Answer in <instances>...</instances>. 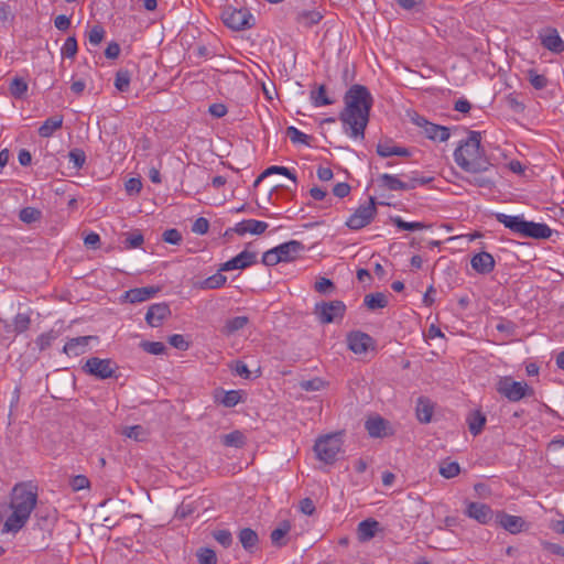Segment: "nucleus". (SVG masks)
Masks as SVG:
<instances>
[{
    "instance_id": "1",
    "label": "nucleus",
    "mask_w": 564,
    "mask_h": 564,
    "mask_svg": "<svg viewBox=\"0 0 564 564\" xmlns=\"http://www.w3.org/2000/svg\"><path fill=\"white\" fill-rule=\"evenodd\" d=\"M344 101L345 108L339 115L344 131L354 139H364L373 104L369 89L355 84L346 91Z\"/></svg>"
},
{
    "instance_id": "2",
    "label": "nucleus",
    "mask_w": 564,
    "mask_h": 564,
    "mask_svg": "<svg viewBox=\"0 0 564 564\" xmlns=\"http://www.w3.org/2000/svg\"><path fill=\"white\" fill-rule=\"evenodd\" d=\"M480 143V132L470 131L468 138L454 151L456 164L467 173H485L492 166Z\"/></svg>"
},
{
    "instance_id": "3",
    "label": "nucleus",
    "mask_w": 564,
    "mask_h": 564,
    "mask_svg": "<svg viewBox=\"0 0 564 564\" xmlns=\"http://www.w3.org/2000/svg\"><path fill=\"white\" fill-rule=\"evenodd\" d=\"M37 501V494L26 485H17L13 488L10 507L12 514L6 520L3 530L6 532H18L30 518Z\"/></svg>"
},
{
    "instance_id": "4",
    "label": "nucleus",
    "mask_w": 564,
    "mask_h": 564,
    "mask_svg": "<svg viewBox=\"0 0 564 564\" xmlns=\"http://www.w3.org/2000/svg\"><path fill=\"white\" fill-rule=\"evenodd\" d=\"M496 389L499 394L510 402H518L534 394V390L525 381H516L511 377H501Z\"/></svg>"
},
{
    "instance_id": "5",
    "label": "nucleus",
    "mask_w": 564,
    "mask_h": 564,
    "mask_svg": "<svg viewBox=\"0 0 564 564\" xmlns=\"http://www.w3.org/2000/svg\"><path fill=\"white\" fill-rule=\"evenodd\" d=\"M340 449L341 440L337 434L319 437L314 445V451L317 458L325 464H333L336 460L337 454L340 452Z\"/></svg>"
},
{
    "instance_id": "6",
    "label": "nucleus",
    "mask_w": 564,
    "mask_h": 564,
    "mask_svg": "<svg viewBox=\"0 0 564 564\" xmlns=\"http://www.w3.org/2000/svg\"><path fill=\"white\" fill-rule=\"evenodd\" d=\"M346 305L343 301L319 302L314 306V314L322 324L339 322L344 318Z\"/></svg>"
},
{
    "instance_id": "7",
    "label": "nucleus",
    "mask_w": 564,
    "mask_h": 564,
    "mask_svg": "<svg viewBox=\"0 0 564 564\" xmlns=\"http://www.w3.org/2000/svg\"><path fill=\"white\" fill-rule=\"evenodd\" d=\"M83 370L90 376L105 380L116 377L118 366L111 359L91 357L87 359L86 364L83 366Z\"/></svg>"
},
{
    "instance_id": "8",
    "label": "nucleus",
    "mask_w": 564,
    "mask_h": 564,
    "mask_svg": "<svg viewBox=\"0 0 564 564\" xmlns=\"http://www.w3.org/2000/svg\"><path fill=\"white\" fill-rule=\"evenodd\" d=\"M431 181V177H411L409 182H403L397 176L388 173L381 174L378 177L379 185L389 191L414 189L416 186L427 184Z\"/></svg>"
},
{
    "instance_id": "9",
    "label": "nucleus",
    "mask_w": 564,
    "mask_h": 564,
    "mask_svg": "<svg viewBox=\"0 0 564 564\" xmlns=\"http://www.w3.org/2000/svg\"><path fill=\"white\" fill-rule=\"evenodd\" d=\"M224 23L236 31L251 28L250 21L252 20L251 13L246 9H236L228 7L221 13Z\"/></svg>"
},
{
    "instance_id": "10",
    "label": "nucleus",
    "mask_w": 564,
    "mask_h": 564,
    "mask_svg": "<svg viewBox=\"0 0 564 564\" xmlns=\"http://www.w3.org/2000/svg\"><path fill=\"white\" fill-rule=\"evenodd\" d=\"M377 214L375 198L370 197L367 205H361L356 212L347 219L346 225L352 229L358 230L371 223Z\"/></svg>"
},
{
    "instance_id": "11",
    "label": "nucleus",
    "mask_w": 564,
    "mask_h": 564,
    "mask_svg": "<svg viewBox=\"0 0 564 564\" xmlns=\"http://www.w3.org/2000/svg\"><path fill=\"white\" fill-rule=\"evenodd\" d=\"M412 120L417 127L422 128L425 137L433 141L444 142L451 137V131L447 127L432 123L422 116L415 115Z\"/></svg>"
},
{
    "instance_id": "12",
    "label": "nucleus",
    "mask_w": 564,
    "mask_h": 564,
    "mask_svg": "<svg viewBox=\"0 0 564 564\" xmlns=\"http://www.w3.org/2000/svg\"><path fill=\"white\" fill-rule=\"evenodd\" d=\"M347 345L354 354L362 355L375 348V340L367 333L352 330L347 334Z\"/></svg>"
},
{
    "instance_id": "13",
    "label": "nucleus",
    "mask_w": 564,
    "mask_h": 564,
    "mask_svg": "<svg viewBox=\"0 0 564 564\" xmlns=\"http://www.w3.org/2000/svg\"><path fill=\"white\" fill-rule=\"evenodd\" d=\"M257 263V252L249 251L247 248L232 259L223 263L219 271L243 270Z\"/></svg>"
},
{
    "instance_id": "14",
    "label": "nucleus",
    "mask_w": 564,
    "mask_h": 564,
    "mask_svg": "<svg viewBox=\"0 0 564 564\" xmlns=\"http://www.w3.org/2000/svg\"><path fill=\"white\" fill-rule=\"evenodd\" d=\"M170 316L171 310L167 303H155L148 308L145 321L151 327H159Z\"/></svg>"
},
{
    "instance_id": "15",
    "label": "nucleus",
    "mask_w": 564,
    "mask_h": 564,
    "mask_svg": "<svg viewBox=\"0 0 564 564\" xmlns=\"http://www.w3.org/2000/svg\"><path fill=\"white\" fill-rule=\"evenodd\" d=\"M465 513L481 524H487L492 519L491 508L482 502H469Z\"/></svg>"
},
{
    "instance_id": "16",
    "label": "nucleus",
    "mask_w": 564,
    "mask_h": 564,
    "mask_svg": "<svg viewBox=\"0 0 564 564\" xmlns=\"http://www.w3.org/2000/svg\"><path fill=\"white\" fill-rule=\"evenodd\" d=\"M160 291L159 286H143L135 288L124 292L122 295L123 301L129 303H141L153 297Z\"/></svg>"
},
{
    "instance_id": "17",
    "label": "nucleus",
    "mask_w": 564,
    "mask_h": 564,
    "mask_svg": "<svg viewBox=\"0 0 564 564\" xmlns=\"http://www.w3.org/2000/svg\"><path fill=\"white\" fill-rule=\"evenodd\" d=\"M552 235L551 228L545 224L528 221L524 219L521 235L534 239H547Z\"/></svg>"
},
{
    "instance_id": "18",
    "label": "nucleus",
    "mask_w": 564,
    "mask_h": 564,
    "mask_svg": "<svg viewBox=\"0 0 564 564\" xmlns=\"http://www.w3.org/2000/svg\"><path fill=\"white\" fill-rule=\"evenodd\" d=\"M269 225L265 221L256 219H246L236 224L234 231L239 236L246 234L261 235L268 229Z\"/></svg>"
},
{
    "instance_id": "19",
    "label": "nucleus",
    "mask_w": 564,
    "mask_h": 564,
    "mask_svg": "<svg viewBox=\"0 0 564 564\" xmlns=\"http://www.w3.org/2000/svg\"><path fill=\"white\" fill-rule=\"evenodd\" d=\"M471 268L479 274H488L495 269V259L489 252L476 253L470 260Z\"/></svg>"
},
{
    "instance_id": "20",
    "label": "nucleus",
    "mask_w": 564,
    "mask_h": 564,
    "mask_svg": "<svg viewBox=\"0 0 564 564\" xmlns=\"http://www.w3.org/2000/svg\"><path fill=\"white\" fill-rule=\"evenodd\" d=\"M93 339H95L94 336H79L72 338L64 345L63 351L68 356H80L87 351V347Z\"/></svg>"
},
{
    "instance_id": "21",
    "label": "nucleus",
    "mask_w": 564,
    "mask_h": 564,
    "mask_svg": "<svg viewBox=\"0 0 564 564\" xmlns=\"http://www.w3.org/2000/svg\"><path fill=\"white\" fill-rule=\"evenodd\" d=\"M542 45L553 53H562L564 51V42L555 29H549L541 34Z\"/></svg>"
},
{
    "instance_id": "22",
    "label": "nucleus",
    "mask_w": 564,
    "mask_h": 564,
    "mask_svg": "<svg viewBox=\"0 0 564 564\" xmlns=\"http://www.w3.org/2000/svg\"><path fill=\"white\" fill-rule=\"evenodd\" d=\"M378 155L381 158H389L392 155L409 156L410 151L408 148L398 147L391 140L381 141L377 144L376 149Z\"/></svg>"
},
{
    "instance_id": "23",
    "label": "nucleus",
    "mask_w": 564,
    "mask_h": 564,
    "mask_svg": "<svg viewBox=\"0 0 564 564\" xmlns=\"http://www.w3.org/2000/svg\"><path fill=\"white\" fill-rule=\"evenodd\" d=\"M380 523L375 519H367L359 522L357 527V535L360 542L371 540L379 531Z\"/></svg>"
},
{
    "instance_id": "24",
    "label": "nucleus",
    "mask_w": 564,
    "mask_h": 564,
    "mask_svg": "<svg viewBox=\"0 0 564 564\" xmlns=\"http://www.w3.org/2000/svg\"><path fill=\"white\" fill-rule=\"evenodd\" d=\"M499 524L512 534H517L523 530L525 521L518 516L501 513L499 516Z\"/></svg>"
},
{
    "instance_id": "25",
    "label": "nucleus",
    "mask_w": 564,
    "mask_h": 564,
    "mask_svg": "<svg viewBox=\"0 0 564 564\" xmlns=\"http://www.w3.org/2000/svg\"><path fill=\"white\" fill-rule=\"evenodd\" d=\"M302 250H304V246L302 242L296 240H291L276 247V251L280 253L282 261H291L295 259Z\"/></svg>"
},
{
    "instance_id": "26",
    "label": "nucleus",
    "mask_w": 564,
    "mask_h": 564,
    "mask_svg": "<svg viewBox=\"0 0 564 564\" xmlns=\"http://www.w3.org/2000/svg\"><path fill=\"white\" fill-rule=\"evenodd\" d=\"M249 324L248 316H236L228 318L220 329V333L227 337L232 336Z\"/></svg>"
},
{
    "instance_id": "27",
    "label": "nucleus",
    "mask_w": 564,
    "mask_h": 564,
    "mask_svg": "<svg viewBox=\"0 0 564 564\" xmlns=\"http://www.w3.org/2000/svg\"><path fill=\"white\" fill-rule=\"evenodd\" d=\"M388 422L380 417H371L366 421L365 427L371 437H383L387 435Z\"/></svg>"
},
{
    "instance_id": "28",
    "label": "nucleus",
    "mask_w": 564,
    "mask_h": 564,
    "mask_svg": "<svg viewBox=\"0 0 564 564\" xmlns=\"http://www.w3.org/2000/svg\"><path fill=\"white\" fill-rule=\"evenodd\" d=\"M238 539L242 547L250 553L253 552V550L257 547L259 543L257 532L250 528L241 529L239 531Z\"/></svg>"
},
{
    "instance_id": "29",
    "label": "nucleus",
    "mask_w": 564,
    "mask_h": 564,
    "mask_svg": "<svg viewBox=\"0 0 564 564\" xmlns=\"http://www.w3.org/2000/svg\"><path fill=\"white\" fill-rule=\"evenodd\" d=\"M63 126V116L55 115L47 118L42 126L39 128V134L42 138H50L56 130Z\"/></svg>"
},
{
    "instance_id": "30",
    "label": "nucleus",
    "mask_w": 564,
    "mask_h": 564,
    "mask_svg": "<svg viewBox=\"0 0 564 564\" xmlns=\"http://www.w3.org/2000/svg\"><path fill=\"white\" fill-rule=\"evenodd\" d=\"M433 415V404L424 397L417 399L416 417L421 423H429Z\"/></svg>"
},
{
    "instance_id": "31",
    "label": "nucleus",
    "mask_w": 564,
    "mask_h": 564,
    "mask_svg": "<svg viewBox=\"0 0 564 564\" xmlns=\"http://www.w3.org/2000/svg\"><path fill=\"white\" fill-rule=\"evenodd\" d=\"M467 424H468L469 432L474 436H477L478 434L481 433V431L486 424V416L484 413H481L478 410L473 411L467 416Z\"/></svg>"
},
{
    "instance_id": "32",
    "label": "nucleus",
    "mask_w": 564,
    "mask_h": 564,
    "mask_svg": "<svg viewBox=\"0 0 564 564\" xmlns=\"http://www.w3.org/2000/svg\"><path fill=\"white\" fill-rule=\"evenodd\" d=\"M497 220L503 224L511 231L521 235L524 218L521 216H510L506 214H497Z\"/></svg>"
},
{
    "instance_id": "33",
    "label": "nucleus",
    "mask_w": 564,
    "mask_h": 564,
    "mask_svg": "<svg viewBox=\"0 0 564 564\" xmlns=\"http://www.w3.org/2000/svg\"><path fill=\"white\" fill-rule=\"evenodd\" d=\"M310 97L315 107L328 106L335 102V100L327 95L325 85H319L317 88L312 89Z\"/></svg>"
},
{
    "instance_id": "34",
    "label": "nucleus",
    "mask_w": 564,
    "mask_h": 564,
    "mask_svg": "<svg viewBox=\"0 0 564 564\" xmlns=\"http://www.w3.org/2000/svg\"><path fill=\"white\" fill-rule=\"evenodd\" d=\"M323 19V14L316 10H304L297 13L296 21L305 28H312L319 23Z\"/></svg>"
},
{
    "instance_id": "35",
    "label": "nucleus",
    "mask_w": 564,
    "mask_h": 564,
    "mask_svg": "<svg viewBox=\"0 0 564 564\" xmlns=\"http://www.w3.org/2000/svg\"><path fill=\"white\" fill-rule=\"evenodd\" d=\"M291 530V524L289 521H283L280 527H278L276 529H274L271 534H270V539H271V542L273 545L278 546V547H281V546H284L286 545V534L290 532Z\"/></svg>"
},
{
    "instance_id": "36",
    "label": "nucleus",
    "mask_w": 564,
    "mask_h": 564,
    "mask_svg": "<svg viewBox=\"0 0 564 564\" xmlns=\"http://www.w3.org/2000/svg\"><path fill=\"white\" fill-rule=\"evenodd\" d=\"M364 303L368 310L376 311L388 305V297L386 294L380 292L370 293L365 296Z\"/></svg>"
},
{
    "instance_id": "37",
    "label": "nucleus",
    "mask_w": 564,
    "mask_h": 564,
    "mask_svg": "<svg viewBox=\"0 0 564 564\" xmlns=\"http://www.w3.org/2000/svg\"><path fill=\"white\" fill-rule=\"evenodd\" d=\"M270 174H281L296 183V175L291 170L285 166L272 165L258 176L254 185L257 186L265 176Z\"/></svg>"
},
{
    "instance_id": "38",
    "label": "nucleus",
    "mask_w": 564,
    "mask_h": 564,
    "mask_svg": "<svg viewBox=\"0 0 564 564\" xmlns=\"http://www.w3.org/2000/svg\"><path fill=\"white\" fill-rule=\"evenodd\" d=\"M219 271L199 283V289L203 290H215L225 285L227 278Z\"/></svg>"
},
{
    "instance_id": "39",
    "label": "nucleus",
    "mask_w": 564,
    "mask_h": 564,
    "mask_svg": "<svg viewBox=\"0 0 564 564\" xmlns=\"http://www.w3.org/2000/svg\"><path fill=\"white\" fill-rule=\"evenodd\" d=\"M246 437L240 431H234L221 437L225 446L240 448L245 445Z\"/></svg>"
},
{
    "instance_id": "40",
    "label": "nucleus",
    "mask_w": 564,
    "mask_h": 564,
    "mask_svg": "<svg viewBox=\"0 0 564 564\" xmlns=\"http://www.w3.org/2000/svg\"><path fill=\"white\" fill-rule=\"evenodd\" d=\"M130 80H131V76H130L129 70H127V69H119L116 73L115 87L120 93H126V91L129 90Z\"/></svg>"
},
{
    "instance_id": "41",
    "label": "nucleus",
    "mask_w": 564,
    "mask_h": 564,
    "mask_svg": "<svg viewBox=\"0 0 564 564\" xmlns=\"http://www.w3.org/2000/svg\"><path fill=\"white\" fill-rule=\"evenodd\" d=\"M216 400L226 408H234L240 402L241 394L238 390H230L224 392L221 398H216Z\"/></svg>"
},
{
    "instance_id": "42",
    "label": "nucleus",
    "mask_w": 564,
    "mask_h": 564,
    "mask_svg": "<svg viewBox=\"0 0 564 564\" xmlns=\"http://www.w3.org/2000/svg\"><path fill=\"white\" fill-rule=\"evenodd\" d=\"M42 217V213L40 209L34 207H24L19 213V218L21 221L25 224H32L40 220Z\"/></svg>"
},
{
    "instance_id": "43",
    "label": "nucleus",
    "mask_w": 564,
    "mask_h": 564,
    "mask_svg": "<svg viewBox=\"0 0 564 564\" xmlns=\"http://www.w3.org/2000/svg\"><path fill=\"white\" fill-rule=\"evenodd\" d=\"M392 223L400 229V230H421L426 228V225L420 221H405L400 216H395L391 218Z\"/></svg>"
},
{
    "instance_id": "44",
    "label": "nucleus",
    "mask_w": 564,
    "mask_h": 564,
    "mask_svg": "<svg viewBox=\"0 0 564 564\" xmlns=\"http://www.w3.org/2000/svg\"><path fill=\"white\" fill-rule=\"evenodd\" d=\"M14 10L15 8L9 2L0 3V25L6 26L13 21Z\"/></svg>"
},
{
    "instance_id": "45",
    "label": "nucleus",
    "mask_w": 564,
    "mask_h": 564,
    "mask_svg": "<svg viewBox=\"0 0 564 564\" xmlns=\"http://www.w3.org/2000/svg\"><path fill=\"white\" fill-rule=\"evenodd\" d=\"M286 135L292 143H302L310 145L311 137L300 131L297 128L291 126L286 129Z\"/></svg>"
},
{
    "instance_id": "46",
    "label": "nucleus",
    "mask_w": 564,
    "mask_h": 564,
    "mask_svg": "<svg viewBox=\"0 0 564 564\" xmlns=\"http://www.w3.org/2000/svg\"><path fill=\"white\" fill-rule=\"evenodd\" d=\"M460 471V467H459V464L456 463V462H443L440 466V474L444 477V478H453L455 476H457Z\"/></svg>"
},
{
    "instance_id": "47",
    "label": "nucleus",
    "mask_w": 564,
    "mask_h": 564,
    "mask_svg": "<svg viewBox=\"0 0 564 564\" xmlns=\"http://www.w3.org/2000/svg\"><path fill=\"white\" fill-rule=\"evenodd\" d=\"M28 91V84L24 79L15 77L10 84V94L14 98H23Z\"/></svg>"
},
{
    "instance_id": "48",
    "label": "nucleus",
    "mask_w": 564,
    "mask_h": 564,
    "mask_svg": "<svg viewBox=\"0 0 564 564\" xmlns=\"http://www.w3.org/2000/svg\"><path fill=\"white\" fill-rule=\"evenodd\" d=\"M77 40L75 36H69L66 39L64 45L62 46L61 53L63 57L74 58L77 54Z\"/></svg>"
},
{
    "instance_id": "49",
    "label": "nucleus",
    "mask_w": 564,
    "mask_h": 564,
    "mask_svg": "<svg viewBox=\"0 0 564 564\" xmlns=\"http://www.w3.org/2000/svg\"><path fill=\"white\" fill-rule=\"evenodd\" d=\"M528 78L530 84L538 90L545 88L549 84L547 78L542 74H538L534 69L528 70Z\"/></svg>"
},
{
    "instance_id": "50",
    "label": "nucleus",
    "mask_w": 564,
    "mask_h": 564,
    "mask_svg": "<svg viewBox=\"0 0 564 564\" xmlns=\"http://www.w3.org/2000/svg\"><path fill=\"white\" fill-rule=\"evenodd\" d=\"M123 435L137 442H142L147 437L145 430L141 425L128 426L123 430Z\"/></svg>"
},
{
    "instance_id": "51",
    "label": "nucleus",
    "mask_w": 564,
    "mask_h": 564,
    "mask_svg": "<svg viewBox=\"0 0 564 564\" xmlns=\"http://www.w3.org/2000/svg\"><path fill=\"white\" fill-rule=\"evenodd\" d=\"M197 558L200 564H216L217 556L214 550L202 547L197 551Z\"/></svg>"
},
{
    "instance_id": "52",
    "label": "nucleus",
    "mask_w": 564,
    "mask_h": 564,
    "mask_svg": "<svg viewBox=\"0 0 564 564\" xmlns=\"http://www.w3.org/2000/svg\"><path fill=\"white\" fill-rule=\"evenodd\" d=\"M140 347L151 355H162L166 350L162 341H142Z\"/></svg>"
},
{
    "instance_id": "53",
    "label": "nucleus",
    "mask_w": 564,
    "mask_h": 564,
    "mask_svg": "<svg viewBox=\"0 0 564 564\" xmlns=\"http://www.w3.org/2000/svg\"><path fill=\"white\" fill-rule=\"evenodd\" d=\"M31 319L28 314L18 313L13 319L14 332L23 333L30 326Z\"/></svg>"
},
{
    "instance_id": "54",
    "label": "nucleus",
    "mask_w": 564,
    "mask_h": 564,
    "mask_svg": "<svg viewBox=\"0 0 564 564\" xmlns=\"http://www.w3.org/2000/svg\"><path fill=\"white\" fill-rule=\"evenodd\" d=\"M467 181L475 186L484 188H490L494 185V181L490 177L482 175V173L471 174Z\"/></svg>"
},
{
    "instance_id": "55",
    "label": "nucleus",
    "mask_w": 564,
    "mask_h": 564,
    "mask_svg": "<svg viewBox=\"0 0 564 564\" xmlns=\"http://www.w3.org/2000/svg\"><path fill=\"white\" fill-rule=\"evenodd\" d=\"M68 158L76 169H82L86 162V154L80 149L69 151Z\"/></svg>"
},
{
    "instance_id": "56",
    "label": "nucleus",
    "mask_w": 564,
    "mask_h": 564,
    "mask_svg": "<svg viewBox=\"0 0 564 564\" xmlns=\"http://www.w3.org/2000/svg\"><path fill=\"white\" fill-rule=\"evenodd\" d=\"M105 36V30L101 25H95L88 33L89 43L93 45H99Z\"/></svg>"
},
{
    "instance_id": "57",
    "label": "nucleus",
    "mask_w": 564,
    "mask_h": 564,
    "mask_svg": "<svg viewBox=\"0 0 564 564\" xmlns=\"http://www.w3.org/2000/svg\"><path fill=\"white\" fill-rule=\"evenodd\" d=\"M69 485L74 491H79L89 488L90 481L85 475H76L70 479Z\"/></svg>"
},
{
    "instance_id": "58",
    "label": "nucleus",
    "mask_w": 564,
    "mask_h": 564,
    "mask_svg": "<svg viewBox=\"0 0 564 564\" xmlns=\"http://www.w3.org/2000/svg\"><path fill=\"white\" fill-rule=\"evenodd\" d=\"M279 262H282L280 253L276 251V247L268 250L262 256V263L264 265H275Z\"/></svg>"
},
{
    "instance_id": "59",
    "label": "nucleus",
    "mask_w": 564,
    "mask_h": 564,
    "mask_svg": "<svg viewBox=\"0 0 564 564\" xmlns=\"http://www.w3.org/2000/svg\"><path fill=\"white\" fill-rule=\"evenodd\" d=\"M215 540L224 547H228L232 543V535L228 530H218L214 532Z\"/></svg>"
},
{
    "instance_id": "60",
    "label": "nucleus",
    "mask_w": 564,
    "mask_h": 564,
    "mask_svg": "<svg viewBox=\"0 0 564 564\" xmlns=\"http://www.w3.org/2000/svg\"><path fill=\"white\" fill-rule=\"evenodd\" d=\"M300 387L305 391H318L324 387V381L321 378H313L302 381Z\"/></svg>"
},
{
    "instance_id": "61",
    "label": "nucleus",
    "mask_w": 564,
    "mask_h": 564,
    "mask_svg": "<svg viewBox=\"0 0 564 564\" xmlns=\"http://www.w3.org/2000/svg\"><path fill=\"white\" fill-rule=\"evenodd\" d=\"M541 546L543 547L544 551H547L553 555L564 557V546L560 544L552 543L549 541H541Z\"/></svg>"
},
{
    "instance_id": "62",
    "label": "nucleus",
    "mask_w": 564,
    "mask_h": 564,
    "mask_svg": "<svg viewBox=\"0 0 564 564\" xmlns=\"http://www.w3.org/2000/svg\"><path fill=\"white\" fill-rule=\"evenodd\" d=\"M170 345H172L174 348H177L180 350H186L189 347L188 341L185 339V337L181 334H174L170 336L169 338Z\"/></svg>"
},
{
    "instance_id": "63",
    "label": "nucleus",
    "mask_w": 564,
    "mask_h": 564,
    "mask_svg": "<svg viewBox=\"0 0 564 564\" xmlns=\"http://www.w3.org/2000/svg\"><path fill=\"white\" fill-rule=\"evenodd\" d=\"M163 240L171 245H178L182 241V235L177 229H167L163 232Z\"/></svg>"
},
{
    "instance_id": "64",
    "label": "nucleus",
    "mask_w": 564,
    "mask_h": 564,
    "mask_svg": "<svg viewBox=\"0 0 564 564\" xmlns=\"http://www.w3.org/2000/svg\"><path fill=\"white\" fill-rule=\"evenodd\" d=\"M124 243H126V248H128V249L138 248L143 243V236L140 232L130 234L126 238Z\"/></svg>"
}]
</instances>
